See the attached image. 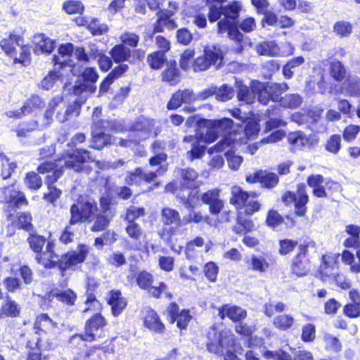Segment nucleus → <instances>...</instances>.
Returning <instances> with one entry per match:
<instances>
[{"mask_svg": "<svg viewBox=\"0 0 360 360\" xmlns=\"http://www.w3.org/2000/svg\"><path fill=\"white\" fill-rule=\"evenodd\" d=\"M208 6L207 18L212 23L217 21V32L219 35L226 34L237 44L240 45L239 51L243 50L241 45L245 41L244 33H250L257 28L254 17L247 16L239 20L242 4L239 1H232L226 5L228 0H205Z\"/></svg>", "mask_w": 360, "mask_h": 360, "instance_id": "obj_1", "label": "nucleus"}, {"mask_svg": "<svg viewBox=\"0 0 360 360\" xmlns=\"http://www.w3.org/2000/svg\"><path fill=\"white\" fill-rule=\"evenodd\" d=\"M108 325L105 316L98 312L91 315L85 322L84 332L72 335L69 340L72 349L77 351V356L72 360H107L108 355L115 352L113 342L115 338L104 341L102 344H96L86 347V342H96L99 336L96 332L103 330Z\"/></svg>", "mask_w": 360, "mask_h": 360, "instance_id": "obj_2", "label": "nucleus"}, {"mask_svg": "<svg viewBox=\"0 0 360 360\" xmlns=\"http://www.w3.org/2000/svg\"><path fill=\"white\" fill-rule=\"evenodd\" d=\"M90 248L84 243H78L76 250H69L59 255L56 250L53 240L46 243L45 250L34 255L36 262L44 269H58L63 276L67 271H75L86 261Z\"/></svg>", "mask_w": 360, "mask_h": 360, "instance_id": "obj_3", "label": "nucleus"}, {"mask_svg": "<svg viewBox=\"0 0 360 360\" xmlns=\"http://www.w3.org/2000/svg\"><path fill=\"white\" fill-rule=\"evenodd\" d=\"M259 195L258 192L245 191L239 186L231 187L229 204L236 210V223L232 226L235 234L245 236L255 230V223L249 217L262 209L260 201L255 199Z\"/></svg>", "mask_w": 360, "mask_h": 360, "instance_id": "obj_4", "label": "nucleus"}, {"mask_svg": "<svg viewBox=\"0 0 360 360\" xmlns=\"http://www.w3.org/2000/svg\"><path fill=\"white\" fill-rule=\"evenodd\" d=\"M278 252L281 256L292 254L297 248V252L290 262V275L295 278L306 276L311 266L310 250L316 249V242L307 236L299 240L284 238L278 240Z\"/></svg>", "mask_w": 360, "mask_h": 360, "instance_id": "obj_5", "label": "nucleus"}, {"mask_svg": "<svg viewBox=\"0 0 360 360\" xmlns=\"http://www.w3.org/2000/svg\"><path fill=\"white\" fill-rule=\"evenodd\" d=\"M195 53L194 49H186L181 53L179 60L181 70L186 72L191 68L194 72H201L211 67L219 70L225 65L224 51L217 45L205 46L202 53L195 58Z\"/></svg>", "mask_w": 360, "mask_h": 360, "instance_id": "obj_6", "label": "nucleus"}, {"mask_svg": "<svg viewBox=\"0 0 360 360\" xmlns=\"http://www.w3.org/2000/svg\"><path fill=\"white\" fill-rule=\"evenodd\" d=\"M22 41V36L11 32L0 41V48L5 56L11 60L13 65L19 64L26 67L32 62L31 47L29 44L20 45Z\"/></svg>", "mask_w": 360, "mask_h": 360, "instance_id": "obj_7", "label": "nucleus"}, {"mask_svg": "<svg viewBox=\"0 0 360 360\" xmlns=\"http://www.w3.org/2000/svg\"><path fill=\"white\" fill-rule=\"evenodd\" d=\"M100 210L94 219V222L90 226V231L93 233L103 232L100 236L102 240L110 244L117 240V234L114 231L108 230L111 222L115 217V211L111 207V198L102 196L99 198Z\"/></svg>", "mask_w": 360, "mask_h": 360, "instance_id": "obj_8", "label": "nucleus"}, {"mask_svg": "<svg viewBox=\"0 0 360 360\" xmlns=\"http://www.w3.org/2000/svg\"><path fill=\"white\" fill-rule=\"evenodd\" d=\"M179 176V189L176 194L177 200L186 208H193L195 200L197 199V193L192 191L199 188L198 179V172L192 167L178 169Z\"/></svg>", "mask_w": 360, "mask_h": 360, "instance_id": "obj_9", "label": "nucleus"}, {"mask_svg": "<svg viewBox=\"0 0 360 360\" xmlns=\"http://www.w3.org/2000/svg\"><path fill=\"white\" fill-rule=\"evenodd\" d=\"M160 221L162 226L158 230V236L164 240L172 250H174L173 238L184 226L183 218L177 210L164 207L160 210Z\"/></svg>", "mask_w": 360, "mask_h": 360, "instance_id": "obj_10", "label": "nucleus"}, {"mask_svg": "<svg viewBox=\"0 0 360 360\" xmlns=\"http://www.w3.org/2000/svg\"><path fill=\"white\" fill-rule=\"evenodd\" d=\"M96 200L86 194H79L70 207V218L75 224L94 222L98 212Z\"/></svg>", "mask_w": 360, "mask_h": 360, "instance_id": "obj_11", "label": "nucleus"}, {"mask_svg": "<svg viewBox=\"0 0 360 360\" xmlns=\"http://www.w3.org/2000/svg\"><path fill=\"white\" fill-rule=\"evenodd\" d=\"M205 347L207 350L219 356L224 354V351L229 347L235 345V338L229 330H218L217 327L212 326L205 335Z\"/></svg>", "mask_w": 360, "mask_h": 360, "instance_id": "obj_12", "label": "nucleus"}, {"mask_svg": "<svg viewBox=\"0 0 360 360\" xmlns=\"http://www.w3.org/2000/svg\"><path fill=\"white\" fill-rule=\"evenodd\" d=\"M135 282L138 288L146 292L148 295L155 300H159L162 295L165 298L172 300L174 297L173 294L168 290V286L166 283L160 281L157 285H153L154 276L147 270H141L134 274Z\"/></svg>", "mask_w": 360, "mask_h": 360, "instance_id": "obj_13", "label": "nucleus"}, {"mask_svg": "<svg viewBox=\"0 0 360 360\" xmlns=\"http://www.w3.org/2000/svg\"><path fill=\"white\" fill-rule=\"evenodd\" d=\"M233 120L231 118L224 117L219 120L200 119L198 122L199 128H206L205 142L211 143L214 142L220 136H228L231 134L233 127Z\"/></svg>", "mask_w": 360, "mask_h": 360, "instance_id": "obj_14", "label": "nucleus"}, {"mask_svg": "<svg viewBox=\"0 0 360 360\" xmlns=\"http://www.w3.org/2000/svg\"><path fill=\"white\" fill-rule=\"evenodd\" d=\"M44 304L51 306L56 303L65 309L73 307L77 300V294L66 285H53L51 290L41 297Z\"/></svg>", "mask_w": 360, "mask_h": 360, "instance_id": "obj_15", "label": "nucleus"}, {"mask_svg": "<svg viewBox=\"0 0 360 360\" xmlns=\"http://www.w3.org/2000/svg\"><path fill=\"white\" fill-rule=\"evenodd\" d=\"M0 203L3 204V213L18 211L21 207H27L29 200L24 192L15 188L14 184L0 188Z\"/></svg>", "mask_w": 360, "mask_h": 360, "instance_id": "obj_16", "label": "nucleus"}, {"mask_svg": "<svg viewBox=\"0 0 360 360\" xmlns=\"http://www.w3.org/2000/svg\"><path fill=\"white\" fill-rule=\"evenodd\" d=\"M281 201L287 206L293 205L294 214L297 217H304L307 212V205L309 201V196L307 191L306 185L300 183L297 185L296 191H287L281 195Z\"/></svg>", "mask_w": 360, "mask_h": 360, "instance_id": "obj_17", "label": "nucleus"}, {"mask_svg": "<svg viewBox=\"0 0 360 360\" xmlns=\"http://www.w3.org/2000/svg\"><path fill=\"white\" fill-rule=\"evenodd\" d=\"M307 186L312 189V195L317 198H326L333 196L340 190L341 186L333 179H325L322 174H312L307 178Z\"/></svg>", "mask_w": 360, "mask_h": 360, "instance_id": "obj_18", "label": "nucleus"}, {"mask_svg": "<svg viewBox=\"0 0 360 360\" xmlns=\"http://www.w3.org/2000/svg\"><path fill=\"white\" fill-rule=\"evenodd\" d=\"M165 172V169H162V167L158 168L155 171L145 172L142 167H137L127 172L124 183L130 186H140L143 183L151 184L153 182V186L150 188V190H153L160 186V182L155 181V179Z\"/></svg>", "mask_w": 360, "mask_h": 360, "instance_id": "obj_19", "label": "nucleus"}, {"mask_svg": "<svg viewBox=\"0 0 360 360\" xmlns=\"http://www.w3.org/2000/svg\"><path fill=\"white\" fill-rule=\"evenodd\" d=\"M60 161H63L62 167L65 169L81 172L84 169L86 162H91L90 152L84 148H75L71 151H65L59 155Z\"/></svg>", "mask_w": 360, "mask_h": 360, "instance_id": "obj_20", "label": "nucleus"}, {"mask_svg": "<svg viewBox=\"0 0 360 360\" xmlns=\"http://www.w3.org/2000/svg\"><path fill=\"white\" fill-rule=\"evenodd\" d=\"M98 78L99 75L95 67L85 68L78 76L73 86V93L75 95H81L83 93H95Z\"/></svg>", "mask_w": 360, "mask_h": 360, "instance_id": "obj_21", "label": "nucleus"}, {"mask_svg": "<svg viewBox=\"0 0 360 360\" xmlns=\"http://www.w3.org/2000/svg\"><path fill=\"white\" fill-rule=\"evenodd\" d=\"M169 6L172 9H160L157 13V19L153 25V31L148 34V38L152 39L155 33H160L165 31V28L174 30L178 27L177 23L173 18L178 6L176 2L169 1Z\"/></svg>", "mask_w": 360, "mask_h": 360, "instance_id": "obj_22", "label": "nucleus"}, {"mask_svg": "<svg viewBox=\"0 0 360 360\" xmlns=\"http://www.w3.org/2000/svg\"><path fill=\"white\" fill-rule=\"evenodd\" d=\"M245 181L249 184H259L264 190L274 189L280 183L278 174L266 169H257L245 176Z\"/></svg>", "mask_w": 360, "mask_h": 360, "instance_id": "obj_23", "label": "nucleus"}, {"mask_svg": "<svg viewBox=\"0 0 360 360\" xmlns=\"http://www.w3.org/2000/svg\"><path fill=\"white\" fill-rule=\"evenodd\" d=\"M155 127V120L153 118L139 115L129 126V131L133 132L140 141L152 136Z\"/></svg>", "mask_w": 360, "mask_h": 360, "instance_id": "obj_24", "label": "nucleus"}, {"mask_svg": "<svg viewBox=\"0 0 360 360\" xmlns=\"http://www.w3.org/2000/svg\"><path fill=\"white\" fill-rule=\"evenodd\" d=\"M166 311L170 323L176 322V327L181 330L187 329L193 318L189 309L180 310L179 306L176 302H171L168 304Z\"/></svg>", "mask_w": 360, "mask_h": 360, "instance_id": "obj_25", "label": "nucleus"}, {"mask_svg": "<svg viewBox=\"0 0 360 360\" xmlns=\"http://www.w3.org/2000/svg\"><path fill=\"white\" fill-rule=\"evenodd\" d=\"M6 220L9 223L8 226H11L18 230H23L26 232H33L34 226L33 224V217L28 211L25 212H11L4 214Z\"/></svg>", "mask_w": 360, "mask_h": 360, "instance_id": "obj_26", "label": "nucleus"}, {"mask_svg": "<svg viewBox=\"0 0 360 360\" xmlns=\"http://www.w3.org/2000/svg\"><path fill=\"white\" fill-rule=\"evenodd\" d=\"M287 141L290 145V150L295 152L304 150L306 148H310L317 145L319 139L315 135L307 136L302 131H295L288 133Z\"/></svg>", "mask_w": 360, "mask_h": 360, "instance_id": "obj_27", "label": "nucleus"}, {"mask_svg": "<svg viewBox=\"0 0 360 360\" xmlns=\"http://www.w3.org/2000/svg\"><path fill=\"white\" fill-rule=\"evenodd\" d=\"M201 201L208 206L209 212L212 216H218L224 210V201L221 198V190L218 188L209 189L200 195Z\"/></svg>", "mask_w": 360, "mask_h": 360, "instance_id": "obj_28", "label": "nucleus"}, {"mask_svg": "<svg viewBox=\"0 0 360 360\" xmlns=\"http://www.w3.org/2000/svg\"><path fill=\"white\" fill-rule=\"evenodd\" d=\"M143 326L154 334H163L167 328L158 313L153 308L148 307L142 317Z\"/></svg>", "mask_w": 360, "mask_h": 360, "instance_id": "obj_29", "label": "nucleus"}, {"mask_svg": "<svg viewBox=\"0 0 360 360\" xmlns=\"http://www.w3.org/2000/svg\"><path fill=\"white\" fill-rule=\"evenodd\" d=\"M234 330L241 339L245 340L246 347L252 348L263 342V338L254 335L255 327L243 322V321L234 326Z\"/></svg>", "mask_w": 360, "mask_h": 360, "instance_id": "obj_30", "label": "nucleus"}, {"mask_svg": "<svg viewBox=\"0 0 360 360\" xmlns=\"http://www.w3.org/2000/svg\"><path fill=\"white\" fill-rule=\"evenodd\" d=\"M196 101L193 91L191 89H178L170 96L166 108L169 110H175L184 103L191 104Z\"/></svg>", "mask_w": 360, "mask_h": 360, "instance_id": "obj_31", "label": "nucleus"}, {"mask_svg": "<svg viewBox=\"0 0 360 360\" xmlns=\"http://www.w3.org/2000/svg\"><path fill=\"white\" fill-rule=\"evenodd\" d=\"M101 286V281L98 278H96L94 276H87L85 279V293L84 296L86 297V300L84 303L85 305L88 306L86 309L83 310V312H87L90 310V307L93 304H100L99 300L97 299L98 289Z\"/></svg>", "mask_w": 360, "mask_h": 360, "instance_id": "obj_32", "label": "nucleus"}, {"mask_svg": "<svg viewBox=\"0 0 360 360\" xmlns=\"http://www.w3.org/2000/svg\"><path fill=\"white\" fill-rule=\"evenodd\" d=\"M218 316L221 320L228 318L236 324L246 319L248 316L247 311L237 305L230 304H223L217 308Z\"/></svg>", "mask_w": 360, "mask_h": 360, "instance_id": "obj_33", "label": "nucleus"}, {"mask_svg": "<svg viewBox=\"0 0 360 360\" xmlns=\"http://www.w3.org/2000/svg\"><path fill=\"white\" fill-rule=\"evenodd\" d=\"M164 68L160 73L161 81L172 86L177 85L183 75L176 60H169Z\"/></svg>", "mask_w": 360, "mask_h": 360, "instance_id": "obj_34", "label": "nucleus"}, {"mask_svg": "<svg viewBox=\"0 0 360 360\" xmlns=\"http://www.w3.org/2000/svg\"><path fill=\"white\" fill-rule=\"evenodd\" d=\"M106 303L110 306L112 315L117 317L127 307V300L122 296L120 290L112 289L108 292Z\"/></svg>", "mask_w": 360, "mask_h": 360, "instance_id": "obj_35", "label": "nucleus"}, {"mask_svg": "<svg viewBox=\"0 0 360 360\" xmlns=\"http://www.w3.org/2000/svg\"><path fill=\"white\" fill-rule=\"evenodd\" d=\"M41 162L37 166L36 171L40 174H47L45 176V182L49 178L56 176L57 181L63 176L64 173V167L59 165L60 162L59 156L52 160H41Z\"/></svg>", "mask_w": 360, "mask_h": 360, "instance_id": "obj_36", "label": "nucleus"}, {"mask_svg": "<svg viewBox=\"0 0 360 360\" xmlns=\"http://www.w3.org/2000/svg\"><path fill=\"white\" fill-rule=\"evenodd\" d=\"M349 302L342 307L345 316L354 319L360 317V292L357 289L352 288L349 291Z\"/></svg>", "mask_w": 360, "mask_h": 360, "instance_id": "obj_37", "label": "nucleus"}, {"mask_svg": "<svg viewBox=\"0 0 360 360\" xmlns=\"http://www.w3.org/2000/svg\"><path fill=\"white\" fill-rule=\"evenodd\" d=\"M266 118L264 124V131H268L280 127H285L287 122L283 120L281 109L276 105H272L266 109L264 114Z\"/></svg>", "mask_w": 360, "mask_h": 360, "instance_id": "obj_38", "label": "nucleus"}, {"mask_svg": "<svg viewBox=\"0 0 360 360\" xmlns=\"http://www.w3.org/2000/svg\"><path fill=\"white\" fill-rule=\"evenodd\" d=\"M57 326V322L53 321L46 313H41L37 315L33 323L34 333L38 335L48 334L56 329Z\"/></svg>", "mask_w": 360, "mask_h": 360, "instance_id": "obj_39", "label": "nucleus"}, {"mask_svg": "<svg viewBox=\"0 0 360 360\" xmlns=\"http://www.w3.org/2000/svg\"><path fill=\"white\" fill-rule=\"evenodd\" d=\"M328 73L333 80L338 83H343L349 75L347 67L338 59H335L328 63Z\"/></svg>", "mask_w": 360, "mask_h": 360, "instance_id": "obj_40", "label": "nucleus"}, {"mask_svg": "<svg viewBox=\"0 0 360 360\" xmlns=\"http://www.w3.org/2000/svg\"><path fill=\"white\" fill-rule=\"evenodd\" d=\"M20 314L21 307L20 304L10 296H6V300L0 307V319L18 318L20 316Z\"/></svg>", "mask_w": 360, "mask_h": 360, "instance_id": "obj_41", "label": "nucleus"}, {"mask_svg": "<svg viewBox=\"0 0 360 360\" xmlns=\"http://www.w3.org/2000/svg\"><path fill=\"white\" fill-rule=\"evenodd\" d=\"M345 233L349 236L343 242L346 248H359L360 247V226L348 224L345 226Z\"/></svg>", "mask_w": 360, "mask_h": 360, "instance_id": "obj_42", "label": "nucleus"}, {"mask_svg": "<svg viewBox=\"0 0 360 360\" xmlns=\"http://www.w3.org/2000/svg\"><path fill=\"white\" fill-rule=\"evenodd\" d=\"M131 49L125 46L124 44H117L113 46L109 51L110 56L115 63L129 62L131 58Z\"/></svg>", "mask_w": 360, "mask_h": 360, "instance_id": "obj_43", "label": "nucleus"}, {"mask_svg": "<svg viewBox=\"0 0 360 360\" xmlns=\"http://www.w3.org/2000/svg\"><path fill=\"white\" fill-rule=\"evenodd\" d=\"M236 97L239 101L246 104H252L255 100V94L253 91V84L248 86L242 81H236Z\"/></svg>", "mask_w": 360, "mask_h": 360, "instance_id": "obj_44", "label": "nucleus"}, {"mask_svg": "<svg viewBox=\"0 0 360 360\" xmlns=\"http://www.w3.org/2000/svg\"><path fill=\"white\" fill-rule=\"evenodd\" d=\"M168 61L167 54L155 50L149 53L146 56V63L153 71L162 69Z\"/></svg>", "mask_w": 360, "mask_h": 360, "instance_id": "obj_45", "label": "nucleus"}, {"mask_svg": "<svg viewBox=\"0 0 360 360\" xmlns=\"http://www.w3.org/2000/svg\"><path fill=\"white\" fill-rule=\"evenodd\" d=\"M57 178L53 176L49 178L45 182V184L49 190L47 193H44L42 199L47 203L54 205L56 201L61 197L62 191L54 186L56 183Z\"/></svg>", "mask_w": 360, "mask_h": 360, "instance_id": "obj_46", "label": "nucleus"}, {"mask_svg": "<svg viewBox=\"0 0 360 360\" xmlns=\"http://www.w3.org/2000/svg\"><path fill=\"white\" fill-rule=\"evenodd\" d=\"M125 231L129 238L137 245H141L146 237L145 231L137 222H127Z\"/></svg>", "mask_w": 360, "mask_h": 360, "instance_id": "obj_47", "label": "nucleus"}, {"mask_svg": "<svg viewBox=\"0 0 360 360\" xmlns=\"http://www.w3.org/2000/svg\"><path fill=\"white\" fill-rule=\"evenodd\" d=\"M256 51L259 56L270 57L278 56L281 49L275 41H263L256 46Z\"/></svg>", "mask_w": 360, "mask_h": 360, "instance_id": "obj_48", "label": "nucleus"}, {"mask_svg": "<svg viewBox=\"0 0 360 360\" xmlns=\"http://www.w3.org/2000/svg\"><path fill=\"white\" fill-rule=\"evenodd\" d=\"M39 41L35 43L34 52L35 53L50 54L56 46L55 41L47 37L44 33L38 34Z\"/></svg>", "mask_w": 360, "mask_h": 360, "instance_id": "obj_49", "label": "nucleus"}, {"mask_svg": "<svg viewBox=\"0 0 360 360\" xmlns=\"http://www.w3.org/2000/svg\"><path fill=\"white\" fill-rule=\"evenodd\" d=\"M29 233L27 242L30 249L37 255L43 250L49 240L44 236L37 233L35 231Z\"/></svg>", "mask_w": 360, "mask_h": 360, "instance_id": "obj_50", "label": "nucleus"}, {"mask_svg": "<svg viewBox=\"0 0 360 360\" xmlns=\"http://www.w3.org/2000/svg\"><path fill=\"white\" fill-rule=\"evenodd\" d=\"M114 139L111 134L103 131L93 134L91 139V148L101 150L106 146L112 145Z\"/></svg>", "mask_w": 360, "mask_h": 360, "instance_id": "obj_51", "label": "nucleus"}, {"mask_svg": "<svg viewBox=\"0 0 360 360\" xmlns=\"http://www.w3.org/2000/svg\"><path fill=\"white\" fill-rule=\"evenodd\" d=\"M205 241L203 237L200 236H195L193 239L186 242L185 245L184 253L186 257L188 260L195 259L198 252L196 248H202L205 245Z\"/></svg>", "mask_w": 360, "mask_h": 360, "instance_id": "obj_52", "label": "nucleus"}, {"mask_svg": "<svg viewBox=\"0 0 360 360\" xmlns=\"http://www.w3.org/2000/svg\"><path fill=\"white\" fill-rule=\"evenodd\" d=\"M45 105V101L39 95L32 94L25 101L22 106L26 114H29L37 110L43 109Z\"/></svg>", "mask_w": 360, "mask_h": 360, "instance_id": "obj_53", "label": "nucleus"}, {"mask_svg": "<svg viewBox=\"0 0 360 360\" xmlns=\"http://www.w3.org/2000/svg\"><path fill=\"white\" fill-rule=\"evenodd\" d=\"M269 83L257 81L253 83V91L255 94V98L262 105H267L270 100L268 91Z\"/></svg>", "mask_w": 360, "mask_h": 360, "instance_id": "obj_54", "label": "nucleus"}, {"mask_svg": "<svg viewBox=\"0 0 360 360\" xmlns=\"http://www.w3.org/2000/svg\"><path fill=\"white\" fill-rule=\"evenodd\" d=\"M284 219L277 210L270 208L266 212L264 224L268 228L275 230L284 223Z\"/></svg>", "mask_w": 360, "mask_h": 360, "instance_id": "obj_55", "label": "nucleus"}, {"mask_svg": "<svg viewBox=\"0 0 360 360\" xmlns=\"http://www.w3.org/2000/svg\"><path fill=\"white\" fill-rule=\"evenodd\" d=\"M259 120L255 117H248L245 122L244 134L248 139H256L260 131Z\"/></svg>", "mask_w": 360, "mask_h": 360, "instance_id": "obj_56", "label": "nucleus"}, {"mask_svg": "<svg viewBox=\"0 0 360 360\" xmlns=\"http://www.w3.org/2000/svg\"><path fill=\"white\" fill-rule=\"evenodd\" d=\"M295 323L294 317L290 314H282L276 316L273 325L276 328L281 331H287L292 328Z\"/></svg>", "mask_w": 360, "mask_h": 360, "instance_id": "obj_57", "label": "nucleus"}, {"mask_svg": "<svg viewBox=\"0 0 360 360\" xmlns=\"http://www.w3.org/2000/svg\"><path fill=\"white\" fill-rule=\"evenodd\" d=\"M344 89L349 96L360 97V77L348 76L344 82Z\"/></svg>", "mask_w": 360, "mask_h": 360, "instance_id": "obj_58", "label": "nucleus"}, {"mask_svg": "<svg viewBox=\"0 0 360 360\" xmlns=\"http://www.w3.org/2000/svg\"><path fill=\"white\" fill-rule=\"evenodd\" d=\"M333 269L332 258L327 255H322L318 269L321 280L324 281L327 278H329L333 274Z\"/></svg>", "mask_w": 360, "mask_h": 360, "instance_id": "obj_59", "label": "nucleus"}, {"mask_svg": "<svg viewBox=\"0 0 360 360\" xmlns=\"http://www.w3.org/2000/svg\"><path fill=\"white\" fill-rule=\"evenodd\" d=\"M289 89L286 82L281 83H269L268 91H269L270 100L273 102L280 103L281 95Z\"/></svg>", "mask_w": 360, "mask_h": 360, "instance_id": "obj_60", "label": "nucleus"}, {"mask_svg": "<svg viewBox=\"0 0 360 360\" xmlns=\"http://www.w3.org/2000/svg\"><path fill=\"white\" fill-rule=\"evenodd\" d=\"M75 225H77V224L69 219L68 224L60 231L58 240L62 245H68L74 242L75 237Z\"/></svg>", "mask_w": 360, "mask_h": 360, "instance_id": "obj_61", "label": "nucleus"}, {"mask_svg": "<svg viewBox=\"0 0 360 360\" xmlns=\"http://www.w3.org/2000/svg\"><path fill=\"white\" fill-rule=\"evenodd\" d=\"M37 172L30 171L25 174L24 184L31 191H38L43 185V181Z\"/></svg>", "mask_w": 360, "mask_h": 360, "instance_id": "obj_62", "label": "nucleus"}, {"mask_svg": "<svg viewBox=\"0 0 360 360\" xmlns=\"http://www.w3.org/2000/svg\"><path fill=\"white\" fill-rule=\"evenodd\" d=\"M39 127V122L34 120H30L20 122L15 132L16 136L19 138H25L27 136Z\"/></svg>", "mask_w": 360, "mask_h": 360, "instance_id": "obj_63", "label": "nucleus"}, {"mask_svg": "<svg viewBox=\"0 0 360 360\" xmlns=\"http://www.w3.org/2000/svg\"><path fill=\"white\" fill-rule=\"evenodd\" d=\"M302 97L298 94H288L282 96L280 105L285 109H296L302 103Z\"/></svg>", "mask_w": 360, "mask_h": 360, "instance_id": "obj_64", "label": "nucleus"}]
</instances>
